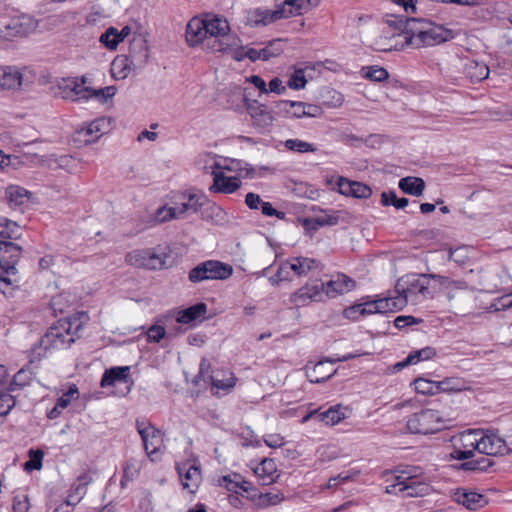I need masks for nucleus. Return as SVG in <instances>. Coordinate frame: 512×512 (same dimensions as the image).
<instances>
[{
    "instance_id": "f257e3e1",
    "label": "nucleus",
    "mask_w": 512,
    "mask_h": 512,
    "mask_svg": "<svg viewBox=\"0 0 512 512\" xmlns=\"http://www.w3.org/2000/svg\"><path fill=\"white\" fill-rule=\"evenodd\" d=\"M387 22L401 32L407 45L416 49L439 45L453 38L451 30L422 18L395 17Z\"/></svg>"
},
{
    "instance_id": "f03ea898",
    "label": "nucleus",
    "mask_w": 512,
    "mask_h": 512,
    "mask_svg": "<svg viewBox=\"0 0 512 512\" xmlns=\"http://www.w3.org/2000/svg\"><path fill=\"white\" fill-rule=\"evenodd\" d=\"M86 312H78L68 318L58 320L40 339V348L45 351L68 348L80 337V331L88 322Z\"/></svg>"
},
{
    "instance_id": "7ed1b4c3",
    "label": "nucleus",
    "mask_w": 512,
    "mask_h": 512,
    "mask_svg": "<svg viewBox=\"0 0 512 512\" xmlns=\"http://www.w3.org/2000/svg\"><path fill=\"white\" fill-rule=\"evenodd\" d=\"M403 470L395 476V483L386 486V492L389 494L402 495L403 497H419L429 493L430 486L421 474L417 471Z\"/></svg>"
},
{
    "instance_id": "20e7f679",
    "label": "nucleus",
    "mask_w": 512,
    "mask_h": 512,
    "mask_svg": "<svg viewBox=\"0 0 512 512\" xmlns=\"http://www.w3.org/2000/svg\"><path fill=\"white\" fill-rule=\"evenodd\" d=\"M429 274H408L401 277L395 286V292L399 297L406 300V305L410 302L417 304L429 296Z\"/></svg>"
},
{
    "instance_id": "39448f33",
    "label": "nucleus",
    "mask_w": 512,
    "mask_h": 512,
    "mask_svg": "<svg viewBox=\"0 0 512 512\" xmlns=\"http://www.w3.org/2000/svg\"><path fill=\"white\" fill-rule=\"evenodd\" d=\"M446 427L442 414L435 409H422L407 420V429L413 434H433Z\"/></svg>"
},
{
    "instance_id": "423d86ee",
    "label": "nucleus",
    "mask_w": 512,
    "mask_h": 512,
    "mask_svg": "<svg viewBox=\"0 0 512 512\" xmlns=\"http://www.w3.org/2000/svg\"><path fill=\"white\" fill-rule=\"evenodd\" d=\"M232 274L233 267L230 264L218 260H206L189 271L188 279L192 283L206 280H226Z\"/></svg>"
},
{
    "instance_id": "0eeeda50",
    "label": "nucleus",
    "mask_w": 512,
    "mask_h": 512,
    "mask_svg": "<svg viewBox=\"0 0 512 512\" xmlns=\"http://www.w3.org/2000/svg\"><path fill=\"white\" fill-rule=\"evenodd\" d=\"M136 429L141 436L145 452L151 461H158L163 453L162 432L145 419L136 420Z\"/></svg>"
},
{
    "instance_id": "6e6552de",
    "label": "nucleus",
    "mask_w": 512,
    "mask_h": 512,
    "mask_svg": "<svg viewBox=\"0 0 512 512\" xmlns=\"http://www.w3.org/2000/svg\"><path fill=\"white\" fill-rule=\"evenodd\" d=\"M479 429H469L451 438L452 451L449 457L455 460H466L474 456L479 449Z\"/></svg>"
},
{
    "instance_id": "1a4fd4ad",
    "label": "nucleus",
    "mask_w": 512,
    "mask_h": 512,
    "mask_svg": "<svg viewBox=\"0 0 512 512\" xmlns=\"http://www.w3.org/2000/svg\"><path fill=\"white\" fill-rule=\"evenodd\" d=\"M360 355L361 354H347L337 359L324 358L313 365L311 362H308L304 367L305 375L311 383H322L330 379L336 373V369L326 367L327 363L335 364L336 362H345Z\"/></svg>"
},
{
    "instance_id": "9d476101",
    "label": "nucleus",
    "mask_w": 512,
    "mask_h": 512,
    "mask_svg": "<svg viewBox=\"0 0 512 512\" xmlns=\"http://www.w3.org/2000/svg\"><path fill=\"white\" fill-rule=\"evenodd\" d=\"M210 363L207 359H202L200 363V369L196 376V382L203 381L205 383L210 382L212 386L221 390H228L235 386L236 378L229 370L217 371L214 374H209Z\"/></svg>"
},
{
    "instance_id": "9b49d317",
    "label": "nucleus",
    "mask_w": 512,
    "mask_h": 512,
    "mask_svg": "<svg viewBox=\"0 0 512 512\" xmlns=\"http://www.w3.org/2000/svg\"><path fill=\"white\" fill-rule=\"evenodd\" d=\"M127 264L150 270L161 269L165 266V259L152 250H134L125 257Z\"/></svg>"
},
{
    "instance_id": "f8f14e48",
    "label": "nucleus",
    "mask_w": 512,
    "mask_h": 512,
    "mask_svg": "<svg viewBox=\"0 0 512 512\" xmlns=\"http://www.w3.org/2000/svg\"><path fill=\"white\" fill-rule=\"evenodd\" d=\"M478 438L479 449L478 452L487 456L504 455L508 448L506 442L497 433L491 430L479 429Z\"/></svg>"
},
{
    "instance_id": "ddd939ff",
    "label": "nucleus",
    "mask_w": 512,
    "mask_h": 512,
    "mask_svg": "<svg viewBox=\"0 0 512 512\" xmlns=\"http://www.w3.org/2000/svg\"><path fill=\"white\" fill-rule=\"evenodd\" d=\"M246 109L251 116L253 126L261 133L269 131L274 122L272 111L257 100H249L246 103Z\"/></svg>"
},
{
    "instance_id": "4468645a",
    "label": "nucleus",
    "mask_w": 512,
    "mask_h": 512,
    "mask_svg": "<svg viewBox=\"0 0 512 512\" xmlns=\"http://www.w3.org/2000/svg\"><path fill=\"white\" fill-rule=\"evenodd\" d=\"M320 262L307 257H294L281 263L276 273L277 277H281L283 273L289 275L292 271L296 276H305L313 269H319Z\"/></svg>"
},
{
    "instance_id": "2eb2a0df",
    "label": "nucleus",
    "mask_w": 512,
    "mask_h": 512,
    "mask_svg": "<svg viewBox=\"0 0 512 512\" xmlns=\"http://www.w3.org/2000/svg\"><path fill=\"white\" fill-rule=\"evenodd\" d=\"M176 470L182 480L184 489L194 493L202 479L200 463L194 460L192 463L189 461L176 465Z\"/></svg>"
},
{
    "instance_id": "dca6fc26",
    "label": "nucleus",
    "mask_w": 512,
    "mask_h": 512,
    "mask_svg": "<svg viewBox=\"0 0 512 512\" xmlns=\"http://www.w3.org/2000/svg\"><path fill=\"white\" fill-rule=\"evenodd\" d=\"M33 29V23L28 17H15L0 27V38L11 41L14 38H21Z\"/></svg>"
},
{
    "instance_id": "f3484780",
    "label": "nucleus",
    "mask_w": 512,
    "mask_h": 512,
    "mask_svg": "<svg viewBox=\"0 0 512 512\" xmlns=\"http://www.w3.org/2000/svg\"><path fill=\"white\" fill-rule=\"evenodd\" d=\"M86 77L81 78L72 77L63 79L60 86L64 92V98L70 99L74 102L89 99V87L86 86Z\"/></svg>"
},
{
    "instance_id": "a211bd4d",
    "label": "nucleus",
    "mask_w": 512,
    "mask_h": 512,
    "mask_svg": "<svg viewBox=\"0 0 512 512\" xmlns=\"http://www.w3.org/2000/svg\"><path fill=\"white\" fill-rule=\"evenodd\" d=\"M324 293V283L306 284L291 294L290 302L297 308L304 307L312 301H320Z\"/></svg>"
},
{
    "instance_id": "6ab92c4d",
    "label": "nucleus",
    "mask_w": 512,
    "mask_h": 512,
    "mask_svg": "<svg viewBox=\"0 0 512 512\" xmlns=\"http://www.w3.org/2000/svg\"><path fill=\"white\" fill-rule=\"evenodd\" d=\"M215 43L212 44L214 51L227 53L236 61H242L247 58V47L242 46L240 38L235 35L216 40Z\"/></svg>"
},
{
    "instance_id": "aec40b11",
    "label": "nucleus",
    "mask_w": 512,
    "mask_h": 512,
    "mask_svg": "<svg viewBox=\"0 0 512 512\" xmlns=\"http://www.w3.org/2000/svg\"><path fill=\"white\" fill-rule=\"evenodd\" d=\"M338 191L345 196L366 199L372 194V189L358 181H352L345 177H339L337 181Z\"/></svg>"
},
{
    "instance_id": "412c9836",
    "label": "nucleus",
    "mask_w": 512,
    "mask_h": 512,
    "mask_svg": "<svg viewBox=\"0 0 512 512\" xmlns=\"http://www.w3.org/2000/svg\"><path fill=\"white\" fill-rule=\"evenodd\" d=\"M21 254L20 246L8 241L0 242V269H10V272L17 270L16 265Z\"/></svg>"
},
{
    "instance_id": "4be33fe9",
    "label": "nucleus",
    "mask_w": 512,
    "mask_h": 512,
    "mask_svg": "<svg viewBox=\"0 0 512 512\" xmlns=\"http://www.w3.org/2000/svg\"><path fill=\"white\" fill-rule=\"evenodd\" d=\"M282 12L256 8L247 12L246 24L252 27L266 26L281 19Z\"/></svg>"
},
{
    "instance_id": "5701e85b",
    "label": "nucleus",
    "mask_w": 512,
    "mask_h": 512,
    "mask_svg": "<svg viewBox=\"0 0 512 512\" xmlns=\"http://www.w3.org/2000/svg\"><path fill=\"white\" fill-rule=\"evenodd\" d=\"M355 287V281L345 274H338L335 278L324 283V293L328 297H335L351 291Z\"/></svg>"
},
{
    "instance_id": "b1692460",
    "label": "nucleus",
    "mask_w": 512,
    "mask_h": 512,
    "mask_svg": "<svg viewBox=\"0 0 512 512\" xmlns=\"http://www.w3.org/2000/svg\"><path fill=\"white\" fill-rule=\"evenodd\" d=\"M213 184L210 191L214 193L231 194L241 187V180L234 176L228 177L223 172H214Z\"/></svg>"
},
{
    "instance_id": "393cba45",
    "label": "nucleus",
    "mask_w": 512,
    "mask_h": 512,
    "mask_svg": "<svg viewBox=\"0 0 512 512\" xmlns=\"http://www.w3.org/2000/svg\"><path fill=\"white\" fill-rule=\"evenodd\" d=\"M24 74L20 69L12 66L0 67V88L15 90L22 86Z\"/></svg>"
},
{
    "instance_id": "a878e982",
    "label": "nucleus",
    "mask_w": 512,
    "mask_h": 512,
    "mask_svg": "<svg viewBox=\"0 0 512 512\" xmlns=\"http://www.w3.org/2000/svg\"><path fill=\"white\" fill-rule=\"evenodd\" d=\"M205 21L207 35L214 38V41L230 37V26L226 19L219 16H212ZM213 44H216L213 42Z\"/></svg>"
},
{
    "instance_id": "bb28decb",
    "label": "nucleus",
    "mask_w": 512,
    "mask_h": 512,
    "mask_svg": "<svg viewBox=\"0 0 512 512\" xmlns=\"http://www.w3.org/2000/svg\"><path fill=\"white\" fill-rule=\"evenodd\" d=\"M455 500L469 510L476 511L487 504V499L484 495L474 492L459 489L455 493Z\"/></svg>"
},
{
    "instance_id": "cd10ccee",
    "label": "nucleus",
    "mask_w": 512,
    "mask_h": 512,
    "mask_svg": "<svg viewBox=\"0 0 512 512\" xmlns=\"http://www.w3.org/2000/svg\"><path fill=\"white\" fill-rule=\"evenodd\" d=\"M208 37L205 21L200 18H192L186 28V41L189 46H195Z\"/></svg>"
},
{
    "instance_id": "c85d7f7f",
    "label": "nucleus",
    "mask_w": 512,
    "mask_h": 512,
    "mask_svg": "<svg viewBox=\"0 0 512 512\" xmlns=\"http://www.w3.org/2000/svg\"><path fill=\"white\" fill-rule=\"evenodd\" d=\"M255 474L260 478L263 485H269L280 476L276 463L273 459H263L255 468Z\"/></svg>"
},
{
    "instance_id": "c756f323",
    "label": "nucleus",
    "mask_w": 512,
    "mask_h": 512,
    "mask_svg": "<svg viewBox=\"0 0 512 512\" xmlns=\"http://www.w3.org/2000/svg\"><path fill=\"white\" fill-rule=\"evenodd\" d=\"M318 4L319 0H316ZM311 0H284L278 6L277 11L282 12L281 19L289 18L292 16L302 15L310 6Z\"/></svg>"
},
{
    "instance_id": "7c9ffc66",
    "label": "nucleus",
    "mask_w": 512,
    "mask_h": 512,
    "mask_svg": "<svg viewBox=\"0 0 512 512\" xmlns=\"http://www.w3.org/2000/svg\"><path fill=\"white\" fill-rule=\"evenodd\" d=\"M129 371L130 368L128 366L114 367L105 371L101 379V386H114L116 383L128 384Z\"/></svg>"
},
{
    "instance_id": "2f4dec72",
    "label": "nucleus",
    "mask_w": 512,
    "mask_h": 512,
    "mask_svg": "<svg viewBox=\"0 0 512 512\" xmlns=\"http://www.w3.org/2000/svg\"><path fill=\"white\" fill-rule=\"evenodd\" d=\"M435 355V349L429 346L424 347L420 350L412 351L403 361L396 363L394 365V369L399 371L409 365H414L421 361L430 360Z\"/></svg>"
},
{
    "instance_id": "473e14b6",
    "label": "nucleus",
    "mask_w": 512,
    "mask_h": 512,
    "mask_svg": "<svg viewBox=\"0 0 512 512\" xmlns=\"http://www.w3.org/2000/svg\"><path fill=\"white\" fill-rule=\"evenodd\" d=\"M207 312V305L203 302L197 303L184 310H181L177 314L176 321L181 324H190L199 319H204Z\"/></svg>"
},
{
    "instance_id": "72a5a7b5",
    "label": "nucleus",
    "mask_w": 512,
    "mask_h": 512,
    "mask_svg": "<svg viewBox=\"0 0 512 512\" xmlns=\"http://www.w3.org/2000/svg\"><path fill=\"white\" fill-rule=\"evenodd\" d=\"M110 128V121L107 118H98L92 121L85 129L81 130L88 138L86 142H93L99 139Z\"/></svg>"
},
{
    "instance_id": "f704fd0d",
    "label": "nucleus",
    "mask_w": 512,
    "mask_h": 512,
    "mask_svg": "<svg viewBox=\"0 0 512 512\" xmlns=\"http://www.w3.org/2000/svg\"><path fill=\"white\" fill-rule=\"evenodd\" d=\"M489 68L484 62L468 61L464 66V74L471 82H480L489 76Z\"/></svg>"
},
{
    "instance_id": "c9c22d12",
    "label": "nucleus",
    "mask_w": 512,
    "mask_h": 512,
    "mask_svg": "<svg viewBox=\"0 0 512 512\" xmlns=\"http://www.w3.org/2000/svg\"><path fill=\"white\" fill-rule=\"evenodd\" d=\"M377 306V300L356 304L345 309L344 315L346 318L356 321L360 316L378 313Z\"/></svg>"
},
{
    "instance_id": "e433bc0d",
    "label": "nucleus",
    "mask_w": 512,
    "mask_h": 512,
    "mask_svg": "<svg viewBox=\"0 0 512 512\" xmlns=\"http://www.w3.org/2000/svg\"><path fill=\"white\" fill-rule=\"evenodd\" d=\"M19 281L17 270L10 272V269H0V292L4 295H11Z\"/></svg>"
},
{
    "instance_id": "4c0bfd02",
    "label": "nucleus",
    "mask_w": 512,
    "mask_h": 512,
    "mask_svg": "<svg viewBox=\"0 0 512 512\" xmlns=\"http://www.w3.org/2000/svg\"><path fill=\"white\" fill-rule=\"evenodd\" d=\"M399 188L406 194L421 196L425 188V182L422 178L408 176L400 179Z\"/></svg>"
},
{
    "instance_id": "58836bf2",
    "label": "nucleus",
    "mask_w": 512,
    "mask_h": 512,
    "mask_svg": "<svg viewBox=\"0 0 512 512\" xmlns=\"http://www.w3.org/2000/svg\"><path fill=\"white\" fill-rule=\"evenodd\" d=\"M206 198L203 195L190 194L186 202L176 205L180 218L185 217L187 214L196 213L204 205Z\"/></svg>"
},
{
    "instance_id": "ea45409f",
    "label": "nucleus",
    "mask_w": 512,
    "mask_h": 512,
    "mask_svg": "<svg viewBox=\"0 0 512 512\" xmlns=\"http://www.w3.org/2000/svg\"><path fill=\"white\" fill-rule=\"evenodd\" d=\"M378 313L396 312L406 306L404 298L396 296L385 297L377 300Z\"/></svg>"
},
{
    "instance_id": "a19ab883",
    "label": "nucleus",
    "mask_w": 512,
    "mask_h": 512,
    "mask_svg": "<svg viewBox=\"0 0 512 512\" xmlns=\"http://www.w3.org/2000/svg\"><path fill=\"white\" fill-rule=\"evenodd\" d=\"M346 417L340 405L332 406L324 412H319L318 420L326 425L338 424L341 420Z\"/></svg>"
},
{
    "instance_id": "79ce46f5",
    "label": "nucleus",
    "mask_w": 512,
    "mask_h": 512,
    "mask_svg": "<svg viewBox=\"0 0 512 512\" xmlns=\"http://www.w3.org/2000/svg\"><path fill=\"white\" fill-rule=\"evenodd\" d=\"M143 466L142 460L136 458H129L123 468V477L121 485L124 486L126 482L133 481L138 477Z\"/></svg>"
},
{
    "instance_id": "37998d69",
    "label": "nucleus",
    "mask_w": 512,
    "mask_h": 512,
    "mask_svg": "<svg viewBox=\"0 0 512 512\" xmlns=\"http://www.w3.org/2000/svg\"><path fill=\"white\" fill-rule=\"evenodd\" d=\"M33 380V373L29 369H20L13 377L8 387L9 392H14L29 386Z\"/></svg>"
},
{
    "instance_id": "c03bdc74",
    "label": "nucleus",
    "mask_w": 512,
    "mask_h": 512,
    "mask_svg": "<svg viewBox=\"0 0 512 512\" xmlns=\"http://www.w3.org/2000/svg\"><path fill=\"white\" fill-rule=\"evenodd\" d=\"M438 393L440 392H460L466 388L465 382L458 377H447L437 381Z\"/></svg>"
},
{
    "instance_id": "a18cd8bd",
    "label": "nucleus",
    "mask_w": 512,
    "mask_h": 512,
    "mask_svg": "<svg viewBox=\"0 0 512 512\" xmlns=\"http://www.w3.org/2000/svg\"><path fill=\"white\" fill-rule=\"evenodd\" d=\"M6 197L9 200L11 206H20L29 197V192L19 186H10L6 190Z\"/></svg>"
},
{
    "instance_id": "49530a36",
    "label": "nucleus",
    "mask_w": 512,
    "mask_h": 512,
    "mask_svg": "<svg viewBox=\"0 0 512 512\" xmlns=\"http://www.w3.org/2000/svg\"><path fill=\"white\" fill-rule=\"evenodd\" d=\"M431 279L436 280L441 286L447 289H456V290H466L468 289V283L464 280H453L449 277L437 275V274H429Z\"/></svg>"
},
{
    "instance_id": "de8ad7c7",
    "label": "nucleus",
    "mask_w": 512,
    "mask_h": 512,
    "mask_svg": "<svg viewBox=\"0 0 512 512\" xmlns=\"http://www.w3.org/2000/svg\"><path fill=\"white\" fill-rule=\"evenodd\" d=\"M284 51V44L281 39H274L262 48L263 61L281 55Z\"/></svg>"
},
{
    "instance_id": "09e8293b",
    "label": "nucleus",
    "mask_w": 512,
    "mask_h": 512,
    "mask_svg": "<svg viewBox=\"0 0 512 512\" xmlns=\"http://www.w3.org/2000/svg\"><path fill=\"white\" fill-rule=\"evenodd\" d=\"M177 206H163L157 209L154 215V220L157 223H164L172 219H179L180 215L177 212Z\"/></svg>"
},
{
    "instance_id": "8fccbe9b",
    "label": "nucleus",
    "mask_w": 512,
    "mask_h": 512,
    "mask_svg": "<svg viewBox=\"0 0 512 512\" xmlns=\"http://www.w3.org/2000/svg\"><path fill=\"white\" fill-rule=\"evenodd\" d=\"M415 390L419 394L434 395L438 393L437 381L418 378L414 382Z\"/></svg>"
},
{
    "instance_id": "3c124183",
    "label": "nucleus",
    "mask_w": 512,
    "mask_h": 512,
    "mask_svg": "<svg viewBox=\"0 0 512 512\" xmlns=\"http://www.w3.org/2000/svg\"><path fill=\"white\" fill-rule=\"evenodd\" d=\"M284 145L288 150L299 153L316 151V148L311 143L299 139H288L285 141Z\"/></svg>"
},
{
    "instance_id": "603ef678",
    "label": "nucleus",
    "mask_w": 512,
    "mask_h": 512,
    "mask_svg": "<svg viewBox=\"0 0 512 512\" xmlns=\"http://www.w3.org/2000/svg\"><path fill=\"white\" fill-rule=\"evenodd\" d=\"M116 93L114 86H107L100 89H93L89 87V99L94 98L101 103L107 102L108 99L112 98Z\"/></svg>"
},
{
    "instance_id": "864d4df0",
    "label": "nucleus",
    "mask_w": 512,
    "mask_h": 512,
    "mask_svg": "<svg viewBox=\"0 0 512 512\" xmlns=\"http://www.w3.org/2000/svg\"><path fill=\"white\" fill-rule=\"evenodd\" d=\"M307 84L303 69H296L287 81V86L293 90L304 89Z\"/></svg>"
},
{
    "instance_id": "5fc2aeb1",
    "label": "nucleus",
    "mask_w": 512,
    "mask_h": 512,
    "mask_svg": "<svg viewBox=\"0 0 512 512\" xmlns=\"http://www.w3.org/2000/svg\"><path fill=\"white\" fill-rule=\"evenodd\" d=\"M492 465L490 459L481 457L476 460H470L461 464L460 468L470 471H484Z\"/></svg>"
},
{
    "instance_id": "6e6d98bb",
    "label": "nucleus",
    "mask_w": 512,
    "mask_h": 512,
    "mask_svg": "<svg viewBox=\"0 0 512 512\" xmlns=\"http://www.w3.org/2000/svg\"><path fill=\"white\" fill-rule=\"evenodd\" d=\"M30 460L25 463V470H39L42 467V460L44 457V453L42 450H34L30 449L29 452Z\"/></svg>"
},
{
    "instance_id": "4d7b16f0",
    "label": "nucleus",
    "mask_w": 512,
    "mask_h": 512,
    "mask_svg": "<svg viewBox=\"0 0 512 512\" xmlns=\"http://www.w3.org/2000/svg\"><path fill=\"white\" fill-rule=\"evenodd\" d=\"M117 37V30L111 27L100 36V42L108 49L115 50L120 43V39Z\"/></svg>"
},
{
    "instance_id": "13d9d810",
    "label": "nucleus",
    "mask_w": 512,
    "mask_h": 512,
    "mask_svg": "<svg viewBox=\"0 0 512 512\" xmlns=\"http://www.w3.org/2000/svg\"><path fill=\"white\" fill-rule=\"evenodd\" d=\"M388 71L382 67L371 66L366 68L365 77L375 81L382 82L388 78Z\"/></svg>"
},
{
    "instance_id": "bf43d9fd",
    "label": "nucleus",
    "mask_w": 512,
    "mask_h": 512,
    "mask_svg": "<svg viewBox=\"0 0 512 512\" xmlns=\"http://www.w3.org/2000/svg\"><path fill=\"white\" fill-rule=\"evenodd\" d=\"M15 398L8 392H0V416H6L15 406Z\"/></svg>"
},
{
    "instance_id": "052dcab7",
    "label": "nucleus",
    "mask_w": 512,
    "mask_h": 512,
    "mask_svg": "<svg viewBox=\"0 0 512 512\" xmlns=\"http://www.w3.org/2000/svg\"><path fill=\"white\" fill-rule=\"evenodd\" d=\"M284 496L282 493L266 492L261 493L259 496V504L263 506L277 505L282 502Z\"/></svg>"
},
{
    "instance_id": "680f3d73",
    "label": "nucleus",
    "mask_w": 512,
    "mask_h": 512,
    "mask_svg": "<svg viewBox=\"0 0 512 512\" xmlns=\"http://www.w3.org/2000/svg\"><path fill=\"white\" fill-rule=\"evenodd\" d=\"M78 388L75 384H72L68 391H66L58 400V407H61L62 409H65L69 406L72 399H75L78 397Z\"/></svg>"
},
{
    "instance_id": "e2e57ef3",
    "label": "nucleus",
    "mask_w": 512,
    "mask_h": 512,
    "mask_svg": "<svg viewBox=\"0 0 512 512\" xmlns=\"http://www.w3.org/2000/svg\"><path fill=\"white\" fill-rule=\"evenodd\" d=\"M449 259L459 265H464L468 261L469 257L467 254L466 247H458L449 250Z\"/></svg>"
},
{
    "instance_id": "0e129e2a",
    "label": "nucleus",
    "mask_w": 512,
    "mask_h": 512,
    "mask_svg": "<svg viewBox=\"0 0 512 512\" xmlns=\"http://www.w3.org/2000/svg\"><path fill=\"white\" fill-rule=\"evenodd\" d=\"M165 335H166V330L163 326H160V325H152L147 330L148 342L158 343L165 337Z\"/></svg>"
},
{
    "instance_id": "69168bd1",
    "label": "nucleus",
    "mask_w": 512,
    "mask_h": 512,
    "mask_svg": "<svg viewBox=\"0 0 512 512\" xmlns=\"http://www.w3.org/2000/svg\"><path fill=\"white\" fill-rule=\"evenodd\" d=\"M359 472L350 473L348 471H344L339 473L337 476L331 477L328 481V488H335L340 484L351 480L354 476H357Z\"/></svg>"
},
{
    "instance_id": "338daca9",
    "label": "nucleus",
    "mask_w": 512,
    "mask_h": 512,
    "mask_svg": "<svg viewBox=\"0 0 512 512\" xmlns=\"http://www.w3.org/2000/svg\"><path fill=\"white\" fill-rule=\"evenodd\" d=\"M338 220L339 218L338 216H335V214L324 213L321 215L314 216L313 223H315L319 227L334 226L338 223Z\"/></svg>"
},
{
    "instance_id": "774afa93",
    "label": "nucleus",
    "mask_w": 512,
    "mask_h": 512,
    "mask_svg": "<svg viewBox=\"0 0 512 512\" xmlns=\"http://www.w3.org/2000/svg\"><path fill=\"white\" fill-rule=\"evenodd\" d=\"M241 475L234 473L232 475L223 476L221 485H224L228 490L237 492L240 486Z\"/></svg>"
}]
</instances>
